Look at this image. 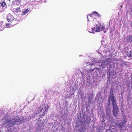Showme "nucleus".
Returning a JSON list of instances; mask_svg holds the SVG:
<instances>
[{"label":"nucleus","instance_id":"1","mask_svg":"<svg viewBox=\"0 0 132 132\" xmlns=\"http://www.w3.org/2000/svg\"><path fill=\"white\" fill-rule=\"evenodd\" d=\"M2 121L4 122L3 125L8 128L7 130L9 131H12V130L11 129V127L14 126L16 123L17 124H21L23 122V120L19 119L17 117L10 118L9 117L6 116L2 119Z\"/></svg>","mask_w":132,"mask_h":132},{"label":"nucleus","instance_id":"2","mask_svg":"<svg viewBox=\"0 0 132 132\" xmlns=\"http://www.w3.org/2000/svg\"><path fill=\"white\" fill-rule=\"evenodd\" d=\"M105 26L104 25H102V26L101 24L98 23V24L95 25V26L92 28V30L95 31V32H99L101 31H103L104 33L106 32V29H105Z\"/></svg>","mask_w":132,"mask_h":132},{"label":"nucleus","instance_id":"3","mask_svg":"<svg viewBox=\"0 0 132 132\" xmlns=\"http://www.w3.org/2000/svg\"><path fill=\"white\" fill-rule=\"evenodd\" d=\"M50 107V106L48 104H45L42 106L39 107L37 109V110H36L35 111V113L36 114H37L39 112H41L43 110L44 112L42 115L44 116L45 115V112H47L48 111Z\"/></svg>","mask_w":132,"mask_h":132},{"label":"nucleus","instance_id":"4","mask_svg":"<svg viewBox=\"0 0 132 132\" xmlns=\"http://www.w3.org/2000/svg\"><path fill=\"white\" fill-rule=\"evenodd\" d=\"M111 61L110 59L107 58L101 62H98V63L100 67H102V68H104L110 64L111 62Z\"/></svg>","mask_w":132,"mask_h":132},{"label":"nucleus","instance_id":"5","mask_svg":"<svg viewBox=\"0 0 132 132\" xmlns=\"http://www.w3.org/2000/svg\"><path fill=\"white\" fill-rule=\"evenodd\" d=\"M110 92V94L109 95V98L108 100L109 103H110V100L112 101V104L116 103V99L114 96L113 91L111 90Z\"/></svg>","mask_w":132,"mask_h":132},{"label":"nucleus","instance_id":"6","mask_svg":"<svg viewBox=\"0 0 132 132\" xmlns=\"http://www.w3.org/2000/svg\"><path fill=\"white\" fill-rule=\"evenodd\" d=\"M112 105L113 106V115L114 116L117 117V113L118 111V107L116 103L112 104Z\"/></svg>","mask_w":132,"mask_h":132},{"label":"nucleus","instance_id":"7","mask_svg":"<svg viewBox=\"0 0 132 132\" xmlns=\"http://www.w3.org/2000/svg\"><path fill=\"white\" fill-rule=\"evenodd\" d=\"M96 16L98 17H100L101 16V15H100L98 12L96 11H95L93 12L92 13L88 15L87 16V20L89 21V18H92V17H94Z\"/></svg>","mask_w":132,"mask_h":132},{"label":"nucleus","instance_id":"8","mask_svg":"<svg viewBox=\"0 0 132 132\" xmlns=\"http://www.w3.org/2000/svg\"><path fill=\"white\" fill-rule=\"evenodd\" d=\"M7 20L9 22L13 21L14 19V18L11 14L10 13L7 15Z\"/></svg>","mask_w":132,"mask_h":132},{"label":"nucleus","instance_id":"9","mask_svg":"<svg viewBox=\"0 0 132 132\" xmlns=\"http://www.w3.org/2000/svg\"><path fill=\"white\" fill-rule=\"evenodd\" d=\"M68 94H67L66 95V97L69 98H72V96L74 94V92L72 91L71 93L70 92H69Z\"/></svg>","mask_w":132,"mask_h":132},{"label":"nucleus","instance_id":"10","mask_svg":"<svg viewBox=\"0 0 132 132\" xmlns=\"http://www.w3.org/2000/svg\"><path fill=\"white\" fill-rule=\"evenodd\" d=\"M127 40L128 42H132V35H129L127 37Z\"/></svg>","mask_w":132,"mask_h":132},{"label":"nucleus","instance_id":"11","mask_svg":"<svg viewBox=\"0 0 132 132\" xmlns=\"http://www.w3.org/2000/svg\"><path fill=\"white\" fill-rule=\"evenodd\" d=\"M13 11L15 13H18L21 12L20 9L19 7H18L16 8L13 9Z\"/></svg>","mask_w":132,"mask_h":132},{"label":"nucleus","instance_id":"12","mask_svg":"<svg viewBox=\"0 0 132 132\" xmlns=\"http://www.w3.org/2000/svg\"><path fill=\"white\" fill-rule=\"evenodd\" d=\"M29 11L28 9H26L23 10L22 13L21 14L22 15H24L27 13H28Z\"/></svg>","mask_w":132,"mask_h":132},{"label":"nucleus","instance_id":"13","mask_svg":"<svg viewBox=\"0 0 132 132\" xmlns=\"http://www.w3.org/2000/svg\"><path fill=\"white\" fill-rule=\"evenodd\" d=\"M0 4L1 5V6L3 7V8H4L5 9L6 8L7 6L6 3L4 1L2 2L1 4Z\"/></svg>","mask_w":132,"mask_h":132},{"label":"nucleus","instance_id":"14","mask_svg":"<svg viewBox=\"0 0 132 132\" xmlns=\"http://www.w3.org/2000/svg\"><path fill=\"white\" fill-rule=\"evenodd\" d=\"M95 69H98V68H96V67L95 68L93 69H89V71H88V75H90V74H91V72H93L94 71V70H95Z\"/></svg>","mask_w":132,"mask_h":132},{"label":"nucleus","instance_id":"15","mask_svg":"<svg viewBox=\"0 0 132 132\" xmlns=\"http://www.w3.org/2000/svg\"><path fill=\"white\" fill-rule=\"evenodd\" d=\"M125 0V2H126V6L127 5L128 6L130 5V0Z\"/></svg>","mask_w":132,"mask_h":132},{"label":"nucleus","instance_id":"16","mask_svg":"<svg viewBox=\"0 0 132 132\" xmlns=\"http://www.w3.org/2000/svg\"><path fill=\"white\" fill-rule=\"evenodd\" d=\"M13 3H16V4L18 5H19L20 4V2L18 0H16L15 1H13Z\"/></svg>","mask_w":132,"mask_h":132},{"label":"nucleus","instance_id":"17","mask_svg":"<svg viewBox=\"0 0 132 132\" xmlns=\"http://www.w3.org/2000/svg\"><path fill=\"white\" fill-rule=\"evenodd\" d=\"M125 122H123L122 124V125H120L119 123V128L120 129H122V128H123L124 127V125L125 124Z\"/></svg>","mask_w":132,"mask_h":132},{"label":"nucleus","instance_id":"18","mask_svg":"<svg viewBox=\"0 0 132 132\" xmlns=\"http://www.w3.org/2000/svg\"><path fill=\"white\" fill-rule=\"evenodd\" d=\"M106 54L107 55H105V57H106L107 56L109 55H112L111 53H110V52L109 51H107L106 52Z\"/></svg>","mask_w":132,"mask_h":132},{"label":"nucleus","instance_id":"19","mask_svg":"<svg viewBox=\"0 0 132 132\" xmlns=\"http://www.w3.org/2000/svg\"><path fill=\"white\" fill-rule=\"evenodd\" d=\"M6 27L7 28H9L11 27H12L11 26V24H10L9 23H7L6 24Z\"/></svg>","mask_w":132,"mask_h":132},{"label":"nucleus","instance_id":"20","mask_svg":"<svg viewBox=\"0 0 132 132\" xmlns=\"http://www.w3.org/2000/svg\"><path fill=\"white\" fill-rule=\"evenodd\" d=\"M95 18V17H92V18H89V20L88 21H88H92L93 20V18Z\"/></svg>","mask_w":132,"mask_h":132},{"label":"nucleus","instance_id":"21","mask_svg":"<svg viewBox=\"0 0 132 132\" xmlns=\"http://www.w3.org/2000/svg\"><path fill=\"white\" fill-rule=\"evenodd\" d=\"M88 32H90V33H94V34L95 33V31H93V30H92V31H90L89 30L88 31Z\"/></svg>","mask_w":132,"mask_h":132},{"label":"nucleus","instance_id":"22","mask_svg":"<svg viewBox=\"0 0 132 132\" xmlns=\"http://www.w3.org/2000/svg\"><path fill=\"white\" fill-rule=\"evenodd\" d=\"M95 64V63H94V62H93V63H89V65H94Z\"/></svg>","mask_w":132,"mask_h":132},{"label":"nucleus","instance_id":"23","mask_svg":"<svg viewBox=\"0 0 132 132\" xmlns=\"http://www.w3.org/2000/svg\"><path fill=\"white\" fill-rule=\"evenodd\" d=\"M131 88L132 89V76L131 77Z\"/></svg>","mask_w":132,"mask_h":132},{"label":"nucleus","instance_id":"24","mask_svg":"<svg viewBox=\"0 0 132 132\" xmlns=\"http://www.w3.org/2000/svg\"><path fill=\"white\" fill-rule=\"evenodd\" d=\"M3 23V21H0V27H1L2 24Z\"/></svg>","mask_w":132,"mask_h":132},{"label":"nucleus","instance_id":"25","mask_svg":"<svg viewBox=\"0 0 132 132\" xmlns=\"http://www.w3.org/2000/svg\"><path fill=\"white\" fill-rule=\"evenodd\" d=\"M1 127H2V126L1 125V124H0V132H1Z\"/></svg>","mask_w":132,"mask_h":132},{"label":"nucleus","instance_id":"26","mask_svg":"<svg viewBox=\"0 0 132 132\" xmlns=\"http://www.w3.org/2000/svg\"><path fill=\"white\" fill-rule=\"evenodd\" d=\"M4 1V0H0V4H1V3Z\"/></svg>","mask_w":132,"mask_h":132},{"label":"nucleus","instance_id":"27","mask_svg":"<svg viewBox=\"0 0 132 132\" xmlns=\"http://www.w3.org/2000/svg\"><path fill=\"white\" fill-rule=\"evenodd\" d=\"M129 56L130 57H132V54H131V53L130 54V55H129Z\"/></svg>","mask_w":132,"mask_h":132},{"label":"nucleus","instance_id":"28","mask_svg":"<svg viewBox=\"0 0 132 132\" xmlns=\"http://www.w3.org/2000/svg\"><path fill=\"white\" fill-rule=\"evenodd\" d=\"M130 25H131V27H132V21Z\"/></svg>","mask_w":132,"mask_h":132},{"label":"nucleus","instance_id":"29","mask_svg":"<svg viewBox=\"0 0 132 132\" xmlns=\"http://www.w3.org/2000/svg\"><path fill=\"white\" fill-rule=\"evenodd\" d=\"M107 115H108L109 116H110V114H108Z\"/></svg>","mask_w":132,"mask_h":132},{"label":"nucleus","instance_id":"30","mask_svg":"<svg viewBox=\"0 0 132 132\" xmlns=\"http://www.w3.org/2000/svg\"><path fill=\"white\" fill-rule=\"evenodd\" d=\"M122 5H121V8H122Z\"/></svg>","mask_w":132,"mask_h":132},{"label":"nucleus","instance_id":"31","mask_svg":"<svg viewBox=\"0 0 132 132\" xmlns=\"http://www.w3.org/2000/svg\"><path fill=\"white\" fill-rule=\"evenodd\" d=\"M5 112H4V114H5Z\"/></svg>","mask_w":132,"mask_h":132},{"label":"nucleus","instance_id":"32","mask_svg":"<svg viewBox=\"0 0 132 132\" xmlns=\"http://www.w3.org/2000/svg\"><path fill=\"white\" fill-rule=\"evenodd\" d=\"M32 117H34V116H32Z\"/></svg>","mask_w":132,"mask_h":132}]
</instances>
